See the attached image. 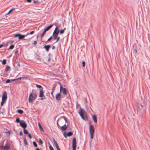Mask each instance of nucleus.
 Segmentation results:
<instances>
[{
	"label": "nucleus",
	"mask_w": 150,
	"mask_h": 150,
	"mask_svg": "<svg viewBox=\"0 0 150 150\" xmlns=\"http://www.w3.org/2000/svg\"><path fill=\"white\" fill-rule=\"evenodd\" d=\"M24 142L25 145H27L28 144V142L26 139L25 138H24Z\"/></svg>",
	"instance_id": "30"
},
{
	"label": "nucleus",
	"mask_w": 150,
	"mask_h": 150,
	"mask_svg": "<svg viewBox=\"0 0 150 150\" xmlns=\"http://www.w3.org/2000/svg\"><path fill=\"white\" fill-rule=\"evenodd\" d=\"M72 150H76V146H72Z\"/></svg>",
	"instance_id": "49"
},
{
	"label": "nucleus",
	"mask_w": 150,
	"mask_h": 150,
	"mask_svg": "<svg viewBox=\"0 0 150 150\" xmlns=\"http://www.w3.org/2000/svg\"><path fill=\"white\" fill-rule=\"evenodd\" d=\"M6 102V100H2L1 103V106H2L4 103Z\"/></svg>",
	"instance_id": "33"
},
{
	"label": "nucleus",
	"mask_w": 150,
	"mask_h": 150,
	"mask_svg": "<svg viewBox=\"0 0 150 150\" xmlns=\"http://www.w3.org/2000/svg\"><path fill=\"white\" fill-rule=\"evenodd\" d=\"M35 85L36 86V87L37 88L40 89V90L43 89V88L40 85H38V84H36Z\"/></svg>",
	"instance_id": "21"
},
{
	"label": "nucleus",
	"mask_w": 150,
	"mask_h": 150,
	"mask_svg": "<svg viewBox=\"0 0 150 150\" xmlns=\"http://www.w3.org/2000/svg\"><path fill=\"white\" fill-rule=\"evenodd\" d=\"M86 63L84 61H83L82 62V64L83 67H84L85 66Z\"/></svg>",
	"instance_id": "44"
},
{
	"label": "nucleus",
	"mask_w": 150,
	"mask_h": 150,
	"mask_svg": "<svg viewBox=\"0 0 150 150\" xmlns=\"http://www.w3.org/2000/svg\"><path fill=\"white\" fill-rule=\"evenodd\" d=\"M16 121L17 123L20 122L21 121L19 118L18 117H17L16 118Z\"/></svg>",
	"instance_id": "39"
},
{
	"label": "nucleus",
	"mask_w": 150,
	"mask_h": 150,
	"mask_svg": "<svg viewBox=\"0 0 150 150\" xmlns=\"http://www.w3.org/2000/svg\"><path fill=\"white\" fill-rule=\"evenodd\" d=\"M56 86V85L55 84H54L53 85V86H52V91H54L55 90Z\"/></svg>",
	"instance_id": "31"
},
{
	"label": "nucleus",
	"mask_w": 150,
	"mask_h": 150,
	"mask_svg": "<svg viewBox=\"0 0 150 150\" xmlns=\"http://www.w3.org/2000/svg\"><path fill=\"white\" fill-rule=\"evenodd\" d=\"M61 118H63L64 119V120H65V121L66 122H67V118H66V117H64V116L61 117L59 118V119H60Z\"/></svg>",
	"instance_id": "29"
},
{
	"label": "nucleus",
	"mask_w": 150,
	"mask_h": 150,
	"mask_svg": "<svg viewBox=\"0 0 150 150\" xmlns=\"http://www.w3.org/2000/svg\"><path fill=\"white\" fill-rule=\"evenodd\" d=\"M49 144H50L49 143H48ZM49 149L50 150H54L53 147L52 146L51 144H50V145L49 146Z\"/></svg>",
	"instance_id": "38"
},
{
	"label": "nucleus",
	"mask_w": 150,
	"mask_h": 150,
	"mask_svg": "<svg viewBox=\"0 0 150 150\" xmlns=\"http://www.w3.org/2000/svg\"><path fill=\"white\" fill-rule=\"evenodd\" d=\"M10 148V146L9 145H7L6 144L4 147V149L5 150H8Z\"/></svg>",
	"instance_id": "20"
},
{
	"label": "nucleus",
	"mask_w": 150,
	"mask_h": 150,
	"mask_svg": "<svg viewBox=\"0 0 150 150\" xmlns=\"http://www.w3.org/2000/svg\"><path fill=\"white\" fill-rule=\"evenodd\" d=\"M36 150H40V149L38 148H36Z\"/></svg>",
	"instance_id": "64"
},
{
	"label": "nucleus",
	"mask_w": 150,
	"mask_h": 150,
	"mask_svg": "<svg viewBox=\"0 0 150 150\" xmlns=\"http://www.w3.org/2000/svg\"><path fill=\"white\" fill-rule=\"evenodd\" d=\"M33 94V93H31L29 95L28 100L29 102L30 103H32L35 100V99H34V97Z\"/></svg>",
	"instance_id": "4"
},
{
	"label": "nucleus",
	"mask_w": 150,
	"mask_h": 150,
	"mask_svg": "<svg viewBox=\"0 0 150 150\" xmlns=\"http://www.w3.org/2000/svg\"><path fill=\"white\" fill-rule=\"evenodd\" d=\"M38 125L40 131L41 132H44V129L41 126V124L40 122L38 123Z\"/></svg>",
	"instance_id": "19"
},
{
	"label": "nucleus",
	"mask_w": 150,
	"mask_h": 150,
	"mask_svg": "<svg viewBox=\"0 0 150 150\" xmlns=\"http://www.w3.org/2000/svg\"><path fill=\"white\" fill-rule=\"evenodd\" d=\"M6 64V60L5 59H4L3 60L2 62V64L3 65H5Z\"/></svg>",
	"instance_id": "36"
},
{
	"label": "nucleus",
	"mask_w": 150,
	"mask_h": 150,
	"mask_svg": "<svg viewBox=\"0 0 150 150\" xmlns=\"http://www.w3.org/2000/svg\"><path fill=\"white\" fill-rule=\"evenodd\" d=\"M51 47V46L50 45H45L43 47V48L45 49L46 50L47 52H48L49 51L50 48Z\"/></svg>",
	"instance_id": "14"
},
{
	"label": "nucleus",
	"mask_w": 150,
	"mask_h": 150,
	"mask_svg": "<svg viewBox=\"0 0 150 150\" xmlns=\"http://www.w3.org/2000/svg\"><path fill=\"white\" fill-rule=\"evenodd\" d=\"M78 113L83 120L85 121L88 120V118L87 113L84 110L80 108Z\"/></svg>",
	"instance_id": "1"
},
{
	"label": "nucleus",
	"mask_w": 150,
	"mask_h": 150,
	"mask_svg": "<svg viewBox=\"0 0 150 150\" xmlns=\"http://www.w3.org/2000/svg\"><path fill=\"white\" fill-rule=\"evenodd\" d=\"M63 88L62 86H60V93H61V92L63 90V88Z\"/></svg>",
	"instance_id": "48"
},
{
	"label": "nucleus",
	"mask_w": 150,
	"mask_h": 150,
	"mask_svg": "<svg viewBox=\"0 0 150 150\" xmlns=\"http://www.w3.org/2000/svg\"><path fill=\"white\" fill-rule=\"evenodd\" d=\"M53 25V24H51L50 25L48 26L45 29L47 31L49 30Z\"/></svg>",
	"instance_id": "18"
},
{
	"label": "nucleus",
	"mask_w": 150,
	"mask_h": 150,
	"mask_svg": "<svg viewBox=\"0 0 150 150\" xmlns=\"http://www.w3.org/2000/svg\"><path fill=\"white\" fill-rule=\"evenodd\" d=\"M53 139L54 143L55 144V145L57 149V150H60V148H59V147L58 146V145L57 142L54 139V138H53Z\"/></svg>",
	"instance_id": "13"
},
{
	"label": "nucleus",
	"mask_w": 150,
	"mask_h": 150,
	"mask_svg": "<svg viewBox=\"0 0 150 150\" xmlns=\"http://www.w3.org/2000/svg\"><path fill=\"white\" fill-rule=\"evenodd\" d=\"M17 66L18 67H20V64H19V62H17Z\"/></svg>",
	"instance_id": "60"
},
{
	"label": "nucleus",
	"mask_w": 150,
	"mask_h": 150,
	"mask_svg": "<svg viewBox=\"0 0 150 150\" xmlns=\"http://www.w3.org/2000/svg\"><path fill=\"white\" fill-rule=\"evenodd\" d=\"M55 46H52V49L54 50L55 49Z\"/></svg>",
	"instance_id": "62"
},
{
	"label": "nucleus",
	"mask_w": 150,
	"mask_h": 150,
	"mask_svg": "<svg viewBox=\"0 0 150 150\" xmlns=\"http://www.w3.org/2000/svg\"><path fill=\"white\" fill-rule=\"evenodd\" d=\"M37 43V41H35L33 44L34 45H35Z\"/></svg>",
	"instance_id": "52"
},
{
	"label": "nucleus",
	"mask_w": 150,
	"mask_h": 150,
	"mask_svg": "<svg viewBox=\"0 0 150 150\" xmlns=\"http://www.w3.org/2000/svg\"><path fill=\"white\" fill-rule=\"evenodd\" d=\"M59 33L53 32L52 36H53V38L54 40H56L57 38L58 37V35Z\"/></svg>",
	"instance_id": "10"
},
{
	"label": "nucleus",
	"mask_w": 150,
	"mask_h": 150,
	"mask_svg": "<svg viewBox=\"0 0 150 150\" xmlns=\"http://www.w3.org/2000/svg\"><path fill=\"white\" fill-rule=\"evenodd\" d=\"M26 1L28 3H30L31 2V0H26Z\"/></svg>",
	"instance_id": "56"
},
{
	"label": "nucleus",
	"mask_w": 150,
	"mask_h": 150,
	"mask_svg": "<svg viewBox=\"0 0 150 150\" xmlns=\"http://www.w3.org/2000/svg\"><path fill=\"white\" fill-rule=\"evenodd\" d=\"M4 45L3 44H1L0 45V48H1L2 47L4 46Z\"/></svg>",
	"instance_id": "53"
},
{
	"label": "nucleus",
	"mask_w": 150,
	"mask_h": 150,
	"mask_svg": "<svg viewBox=\"0 0 150 150\" xmlns=\"http://www.w3.org/2000/svg\"><path fill=\"white\" fill-rule=\"evenodd\" d=\"M18 52V50H16L15 52V54H16Z\"/></svg>",
	"instance_id": "63"
},
{
	"label": "nucleus",
	"mask_w": 150,
	"mask_h": 150,
	"mask_svg": "<svg viewBox=\"0 0 150 150\" xmlns=\"http://www.w3.org/2000/svg\"><path fill=\"white\" fill-rule=\"evenodd\" d=\"M73 132L71 131L67 133L66 132H64L63 134V135L65 138H67V137H70L73 135Z\"/></svg>",
	"instance_id": "6"
},
{
	"label": "nucleus",
	"mask_w": 150,
	"mask_h": 150,
	"mask_svg": "<svg viewBox=\"0 0 150 150\" xmlns=\"http://www.w3.org/2000/svg\"><path fill=\"white\" fill-rule=\"evenodd\" d=\"M14 9V8H11L10 10L9 11L8 13L7 14V15L10 14L13 10Z\"/></svg>",
	"instance_id": "34"
},
{
	"label": "nucleus",
	"mask_w": 150,
	"mask_h": 150,
	"mask_svg": "<svg viewBox=\"0 0 150 150\" xmlns=\"http://www.w3.org/2000/svg\"><path fill=\"white\" fill-rule=\"evenodd\" d=\"M33 143L34 146L35 147H37V144L36 143V142L35 141H33Z\"/></svg>",
	"instance_id": "32"
},
{
	"label": "nucleus",
	"mask_w": 150,
	"mask_h": 150,
	"mask_svg": "<svg viewBox=\"0 0 150 150\" xmlns=\"http://www.w3.org/2000/svg\"><path fill=\"white\" fill-rule=\"evenodd\" d=\"M57 126L59 128V127H61L59 125L57 122Z\"/></svg>",
	"instance_id": "55"
},
{
	"label": "nucleus",
	"mask_w": 150,
	"mask_h": 150,
	"mask_svg": "<svg viewBox=\"0 0 150 150\" xmlns=\"http://www.w3.org/2000/svg\"><path fill=\"white\" fill-rule=\"evenodd\" d=\"M44 93L43 89L40 90L39 97L41 98L40 99L42 100H43L44 99L43 98V97H44Z\"/></svg>",
	"instance_id": "7"
},
{
	"label": "nucleus",
	"mask_w": 150,
	"mask_h": 150,
	"mask_svg": "<svg viewBox=\"0 0 150 150\" xmlns=\"http://www.w3.org/2000/svg\"><path fill=\"white\" fill-rule=\"evenodd\" d=\"M26 36V34L22 35L21 33H17L14 35V37L15 38L18 37V39L21 40L23 39Z\"/></svg>",
	"instance_id": "3"
},
{
	"label": "nucleus",
	"mask_w": 150,
	"mask_h": 150,
	"mask_svg": "<svg viewBox=\"0 0 150 150\" xmlns=\"http://www.w3.org/2000/svg\"><path fill=\"white\" fill-rule=\"evenodd\" d=\"M92 119L95 123L97 122V118L95 115H94L92 116Z\"/></svg>",
	"instance_id": "17"
},
{
	"label": "nucleus",
	"mask_w": 150,
	"mask_h": 150,
	"mask_svg": "<svg viewBox=\"0 0 150 150\" xmlns=\"http://www.w3.org/2000/svg\"><path fill=\"white\" fill-rule=\"evenodd\" d=\"M20 125L23 128H26L27 126L26 122L23 120L21 121L20 122Z\"/></svg>",
	"instance_id": "5"
},
{
	"label": "nucleus",
	"mask_w": 150,
	"mask_h": 150,
	"mask_svg": "<svg viewBox=\"0 0 150 150\" xmlns=\"http://www.w3.org/2000/svg\"><path fill=\"white\" fill-rule=\"evenodd\" d=\"M68 126V124L67 125L66 124H64L63 126H62L61 127V129L62 131L66 130Z\"/></svg>",
	"instance_id": "11"
},
{
	"label": "nucleus",
	"mask_w": 150,
	"mask_h": 150,
	"mask_svg": "<svg viewBox=\"0 0 150 150\" xmlns=\"http://www.w3.org/2000/svg\"><path fill=\"white\" fill-rule=\"evenodd\" d=\"M137 46H135L134 47V49H133V52H134L135 53H137Z\"/></svg>",
	"instance_id": "24"
},
{
	"label": "nucleus",
	"mask_w": 150,
	"mask_h": 150,
	"mask_svg": "<svg viewBox=\"0 0 150 150\" xmlns=\"http://www.w3.org/2000/svg\"><path fill=\"white\" fill-rule=\"evenodd\" d=\"M7 94L6 92H4L2 95V100H6L7 99Z\"/></svg>",
	"instance_id": "9"
},
{
	"label": "nucleus",
	"mask_w": 150,
	"mask_h": 150,
	"mask_svg": "<svg viewBox=\"0 0 150 150\" xmlns=\"http://www.w3.org/2000/svg\"><path fill=\"white\" fill-rule=\"evenodd\" d=\"M21 79H22L21 77H19V78H18V79H16V80H21Z\"/></svg>",
	"instance_id": "59"
},
{
	"label": "nucleus",
	"mask_w": 150,
	"mask_h": 150,
	"mask_svg": "<svg viewBox=\"0 0 150 150\" xmlns=\"http://www.w3.org/2000/svg\"><path fill=\"white\" fill-rule=\"evenodd\" d=\"M28 137L30 138V139H31L32 138V137L31 136V135L29 133H28Z\"/></svg>",
	"instance_id": "46"
},
{
	"label": "nucleus",
	"mask_w": 150,
	"mask_h": 150,
	"mask_svg": "<svg viewBox=\"0 0 150 150\" xmlns=\"http://www.w3.org/2000/svg\"><path fill=\"white\" fill-rule=\"evenodd\" d=\"M64 31L62 30H59V33L60 34H63L64 33Z\"/></svg>",
	"instance_id": "40"
},
{
	"label": "nucleus",
	"mask_w": 150,
	"mask_h": 150,
	"mask_svg": "<svg viewBox=\"0 0 150 150\" xmlns=\"http://www.w3.org/2000/svg\"><path fill=\"white\" fill-rule=\"evenodd\" d=\"M43 35L42 34L41 35V38H42L44 35Z\"/></svg>",
	"instance_id": "61"
},
{
	"label": "nucleus",
	"mask_w": 150,
	"mask_h": 150,
	"mask_svg": "<svg viewBox=\"0 0 150 150\" xmlns=\"http://www.w3.org/2000/svg\"><path fill=\"white\" fill-rule=\"evenodd\" d=\"M68 91H67L66 88H63L62 93L64 95H67Z\"/></svg>",
	"instance_id": "15"
},
{
	"label": "nucleus",
	"mask_w": 150,
	"mask_h": 150,
	"mask_svg": "<svg viewBox=\"0 0 150 150\" xmlns=\"http://www.w3.org/2000/svg\"><path fill=\"white\" fill-rule=\"evenodd\" d=\"M89 132L90 134V137L91 139H93V134L94 132V127L92 124H90L89 125Z\"/></svg>",
	"instance_id": "2"
},
{
	"label": "nucleus",
	"mask_w": 150,
	"mask_h": 150,
	"mask_svg": "<svg viewBox=\"0 0 150 150\" xmlns=\"http://www.w3.org/2000/svg\"><path fill=\"white\" fill-rule=\"evenodd\" d=\"M72 146H76V139L75 137H74L72 140Z\"/></svg>",
	"instance_id": "12"
},
{
	"label": "nucleus",
	"mask_w": 150,
	"mask_h": 150,
	"mask_svg": "<svg viewBox=\"0 0 150 150\" xmlns=\"http://www.w3.org/2000/svg\"><path fill=\"white\" fill-rule=\"evenodd\" d=\"M22 132L21 131L20 132V135L21 136L22 135Z\"/></svg>",
	"instance_id": "58"
},
{
	"label": "nucleus",
	"mask_w": 150,
	"mask_h": 150,
	"mask_svg": "<svg viewBox=\"0 0 150 150\" xmlns=\"http://www.w3.org/2000/svg\"><path fill=\"white\" fill-rule=\"evenodd\" d=\"M47 31L46 30H45V29H44V30L43 31V33H42V34L43 35H45L46 33V32Z\"/></svg>",
	"instance_id": "51"
},
{
	"label": "nucleus",
	"mask_w": 150,
	"mask_h": 150,
	"mask_svg": "<svg viewBox=\"0 0 150 150\" xmlns=\"http://www.w3.org/2000/svg\"><path fill=\"white\" fill-rule=\"evenodd\" d=\"M39 142L40 144H42L43 143V141L40 138L39 139Z\"/></svg>",
	"instance_id": "42"
},
{
	"label": "nucleus",
	"mask_w": 150,
	"mask_h": 150,
	"mask_svg": "<svg viewBox=\"0 0 150 150\" xmlns=\"http://www.w3.org/2000/svg\"><path fill=\"white\" fill-rule=\"evenodd\" d=\"M33 94V97H34V99H36L37 97V95L35 93H34Z\"/></svg>",
	"instance_id": "43"
},
{
	"label": "nucleus",
	"mask_w": 150,
	"mask_h": 150,
	"mask_svg": "<svg viewBox=\"0 0 150 150\" xmlns=\"http://www.w3.org/2000/svg\"><path fill=\"white\" fill-rule=\"evenodd\" d=\"M11 80V82H13L14 81L16 80V79H10Z\"/></svg>",
	"instance_id": "54"
},
{
	"label": "nucleus",
	"mask_w": 150,
	"mask_h": 150,
	"mask_svg": "<svg viewBox=\"0 0 150 150\" xmlns=\"http://www.w3.org/2000/svg\"><path fill=\"white\" fill-rule=\"evenodd\" d=\"M33 3L34 4H39L40 2L38 0H37L36 1L34 0H33Z\"/></svg>",
	"instance_id": "37"
},
{
	"label": "nucleus",
	"mask_w": 150,
	"mask_h": 150,
	"mask_svg": "<svg viewBox=\"0 0 150 150\" xmlns=\"http://www.w3.org/2000/svg\"><path fill=\"white\" fill-rule=\"evenodd\" d=\"M39 56L36 54L35 56V59L37 60L38 62H40V59L39 58Z\"/></svg>",
	"instance_id": "16"
},
{
	"label": "nucleus",
	"mask_w": 150,
	"mask_h": 150,
	"mask_svg": "<svg viewBox=\"0 0 150 150\" xmlns=\"http://www.w3.org/2000/svg\"><path fill=\"white\" fill-rule=\"evenodd\" d=\"M10 69V67L9 66H7L5 68V71H8Z\"/></svg>",
	"instance_id": "27"
},
{
	"label": "nucleus",
	"mask_w": 150,
	"mask_h": 150,
	"mask_svg": "<svg viewBox=\"0 0 150 150\" xmlns=\"http://www.w3.org/2000/svg\"><path fill=\"white\" fill-rule=\"evenodd\" d=\"M4 113V109H3V110L2 111H0V114H2L3 115Z\"/></svg>",
	"instance_id": "47"
},
{
	"label": "nucleus",
	"mask_w": 150,
	"mask_h": 150,
	"mask_svg": "<svg viewBox=\"0 0 150 150\" xmlns=\"http://www.w3.org/2000/svg\"><path fill=\"white\" fill-rule=\"evenodd\" d=\"M53 92H54L53 91H52L51 93V94L52 95V96H53V97H54V96H53Z\"/></svg>",
	"instance_id": "57"
},
{
	"label": "nucleus",
	"mask_w": 150,
	"mask_h": 150,
	"mask_svg": "<svg viewBox=\"0 0 150 150\" xmlns=\"http://www.w3.org/2000/svg\"><path fill=\"white\" fill-rule=\"evenodd\" d=\"M56 38L57 39H56V42H57L60 40V38L58 36Z\"/></svg>",
	"instance_id": "45"
},
{
	"label": "nucleus",
	"mask_w": 150,
	"mask_h": 150,
	"mask_svg": "<svg viewBox=\"0 0 150 150\" xmlns=\"http://www.w3.org/2000/svg\"><path fill=\"white\" fill-rule=\"evenodd\" d=\"M34 32H35L34 31H31V32H30V33H27L26 34V36H27L28 35H29V34H31V35L33 34L34 33Z\"/></svg>",
	"instance_id": "35"
},
{
	"label": "nucleus",
	"mask_w": 150,
	"mask_h": 150,
	"mask_svg": "<svg viewBox=\"0 0 150 150\" xmlns=\"http://www.w3.org/2000/svg\"><path fill=\"white\" fill-rule=\"evenodd\" d=\"M53 38V37H52V36H51L46 41H45V42H49V41H50L52 39V38Z\"/></svg>",
	"instance_id": "28"
},
{
	"label": "nucleus",
	"mask_w": 150,
	"mask_h": 150,
	"mask_svg": "<svg viewBox=\"0 0 150 150\" xmlns=\"http://www.w3.org/2000/svg\"><path fill=\"white\" fill-rule=\"evenodd\" d=\"M4 146L1 145H0V149H4Z\"/></svg>",
	"instance_id": "50"
},
{
	"label": "nucleus",
	"mask_w": 150,
	"mask_h": 150,
	"mask_svg": "<svg viewBox=\"0 0 150 150\" xmlns=\"http://www.w3.org/2000/svg\"><path fill=\"white\" fill-rule=\"evenodd\" d=\"M14 47V45H11L9 47L8 50H11L13 49Z\"/></svg>",
	"instance_id": "26"
},
{
	"label": "nucleus",
	"mask_w": 150,
	"mask_h": 150,
	"mask_svg": "<svg viewBox=\"0 0 150 150\" xmlns=\"http://www.w3.org/2000/svg\"><path fill=\"white\" fill-rule=\"evenodd\" d=\"M62 97L61 95L60 94V93H57L56 95L55 98L57 100L59 101H60Z\"/></svg>",
	"instance_id": "8"
},
{
	"label": "nucleus",
	"mask_w": 150,
	"mask_h": 150,
	"mask_svg": "<svg viewBox=\"0 0 150 150\" xmlns=\"http://www.w3.org/2000/svg\"><path fill=\"white\" fill-rule=\"evenodd\" d=\"M10 82H11V80H10V79H7L6 81V83H9Z\"/></svg>",
	"instance_id": "41"
},
{
	"label": "nucleus",
	"mask_w": 150,
	"mask_h": 150,
	"mask_svg": "<svg viewBox=\"0 0 150 150\" xmlns=\"http://www.w3.org/2000/svg\"><path fill=\"white\" fill-rule=\"evenodd\" d=\"M17 112L20 114H22L23 113V111L21 109L18 110L17 111Z\"/></svg>",
	"instance_id": "23"
},
{
	"label": "nucleus",
	"mask_w": 150,
	"mask_h": 150,
	"mask_svg": "<svg viewBox=\"0 0 150 150\" xmlns=\"http://www.w3.org/2000/svg\"><path fill=\"white\" fill-rule=\"evenodd\" d=\"M58 27L57 26L55 27V28L53 31V32L59 33V30H58Z\"/></svg>",
	"instance_id": "22"
},
{
	"label": "nucleus",
	"mask_w": 150,
	"mask_h": 150,
	"mask_svg": "<svg viewBox=\"0 0 150 150\" xmlns=\"http://www.w3.org/2000/svg\"><path fill=\"white\" fill-rule=\"evenodd\" d=\"M23 133L25 134H28L29 133L27 130L25 128H24Z\"/></svg>",
	"instance_id": "25"
}]
</instances>
